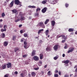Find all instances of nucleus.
Returning <instances> with one entry per match:
<instances>
[{
    "label": "nucleus",
    "instance_id": "de8ad7c7",
    "mask_svg": "<svg viewBox=\"0 0 77 77\" xmlns=\"http://www.w3.org/2000/svg\"><path fill=\"white\" fill-rule=\"evenodd\" d=\"M69 6V5L68 4H66V5H65V6H66V8L68 7V6Z\"/></svg>",
    "mask_w": 77,
    "mask_h": 77
},
{
    "label": "nucleus",
    "instance_id": "c756f323",
    "mask_svg": "<svg viewBox=\"0 0 77 77\" xmlns=\"http://www.w3.org/2000/svg\"><path fill=\"white\" fill-rule=\"evenodd\" d=\"M5 37V33H3L2 38H4Z\"/></svg>",
    "mask_w": 77,
    "mask_h": 77
},
{
    "label": "nucleus",
    "instance_id": "6e6d98bb",
    "mask_svg": "<svg viewBox=\"0 0 77 77\" xmlns=\"http://www.w3.org/2000/svg\"><path fill=\"white\" fill-rule=\"evenodd\" d=\"M3 27V25L0 24V28H1V27Z\"/></svg>",
    "mask_w": 77,
    "mask_h": 77
},
{
    "label": "nucleus",
    "instance_id": "6e6552de",
    "mask_svg": "<svg viewBox=\"0 0 77 77\" xmlns=\"http://www.w3.org/2000/svg\"><path fill=\"white\" fill-rule=\"evenodd\" d=\"M14 2L15 4L17 5H18L20 4V1L18 0H15Z\"/></svg>",
    "mask_w": 77,
    "mask_h": 77
},
{
    "label": "nucleus",
    "instance_id": "0e129e2a",
    "mask_svg": "<svg viewBox=\"0 0 77 77\" xmlns=\"http://www.w3.org/2000/svg\"><path fill=\"white\" fill-rule=\"evenodd\" d=\"M20 33H23V30H21L20 31Z\"/></svg>",
    "mask_w": 77,
    "mask_h": 77
},
{
    "label": "nucleus",
    "instance_id": "37998d69",
    "mask_svg": "<svg viewBox=\"0 0 77 77\" xmlns=\"http://www.w3.org/2000/svg\"><path fill=\"white\" fill-rule=\"evenodd\" d=\"M47 3L46 2L44 1H43L42 2V3L43 4H45V3Z\"/></svg>",
    "mask_w": 77,
    "mask_h": 77
},
{
    "label": "nucleus",
    "instance_id": "69168bd1",
    "mask_svg": "<svg viewBox=\"0 0 77 77\" xmlns=\"http://www.w3.org/2000/svg\"><path fill=\"white\" fill-rule=\"evenodd\" d=\"M22 26V25L20 24L19 25V27H21Z\"/></svg>",
    "mask_w": 77,
    "mask_h": 77
},
{
    "label": "nucleus",
    "instance_id": "f3484780",
    "mask_svg": "<svg viewBox=\"0 0 77 77\" xmlns=\"http://www.w3.org/2000/svg\"><path fill=\"white\" fill-rule=\"evenodd\" d=\"M48 32H49V30H48L47 29L45 33L46 36L48 35Z\"/></svg>",
    "mask_w": 77,
    "mask_h": 77
},
{
    "label": "nucleus",
    "instance_id": "864d4df0",
    "mask_svg": "<svg viewBox=\"0 0 77 77\" xmlns=\"http://www.w3.org/2000/svg\"><path fill=\"white\" fill-rule=\"evenodd\" d=\"M39 63H40V64H42V62L41 61H39Z\"/></svg>",
    "mask_w": 77,
    "mask_h": 77
},
{
    "label": "nucleus",
    "instance_id": "4c0bfd02",
    "mask_svg": "<svg viewBox=\"0 0 77 77\" xmlns=\"http://www.w3.org/2000/svg\"><path fill=\"white\" fill-rule=\"evenodd\" d=\"M54 77H58V75L57 74H55L54 75Z\"/></svg>",
    "mask_w": 77,
    "mask_h": 77
},
{
    "label": "nucleus",
    "instance_id": "4468645a",
    "mask_svg": "<svg viewBox=\"0 0 77 77\" xmlns=\"http://www.w3.org/2000/svg\"><path fill=\"white\" fill-rule=\"evenodd\" d=\"M8 43L7 42H4V46L5 47H6L8 45Z\"/></svg>",
    "mask_w": 77,
    "mask_h": 77
},
{
    "label": "nucleus",
    "instance_id": "2eb2a0df",
    "mask_svg": "<svg viewBox=\"0 0 77 77\" xmlns=\"http://www.w3.org/2000/svg\"><path fill=\"white\" fill-rule=\"evenodd\" d=\"M31 75L32 76V77H35V75H36V74L35 72H32L31 73Z\"/></svg>",
    "mask_w": 77,
    "mask_h": 77
},
{
    "label": "nucleus",
    "instance_id": "20e7f679",
    "mask_svg": "<svg viewBox=\"0 0 77 77\" xmlns=\"http://www.w3.org/2000/svg\"><path fill=\"white\" fill-rule=\"evenodd\" d=\"M13 14H16V15H18V11L16 9H14L12 10Z\"/></svg>",
    "mask_w": 77,
    "mask_h": 77
},
{
    "label": "nucleus",
    "instance_id": "0eeeda50",
    "mask_svg": "<svg viewBox=\"0 0 77 77\" xmlns=\"http://www.w3.org/2000/svg\"><path fill=\"white\" fill-rule=\"evenodd\" d=\"M14 1H12V2L9 5V6L10 8H12V7L13 6V5H14Z\"/></svg>",
    "mask_w": 77,
    "mask_h": 77
},
{
    "label": "nucleus",
    "instance_id": "dca6fc26",
    "mask_svg": "<svg viewBox=\"0 0 77 77\" xmlns=\"http://www.w3.org/2000/svg\"><path fill=\"white\" fill-rule=\"evenodd\" d=\"M61 36H62L63 38L64 39H67V38H66V37L64 35H61L60 36L58 37V38H60V37H61Z\"/></svg>",
    "mask_w": 77,
    "mask_h": 77
},
{
    "label": "nucleus",
    "instance_id": "052dcab7",
    "mask_svg": "<svg viewBox=\"0 0 77 77\" xmlns=\"http://www.w3.org/2000/svg\"><path fill=\"white\" fill-rule=\"evenodd\" d=\"M59 75H61V72H60V71H59Z\"/></svg>",
    "mask_w": 77,
    "mask_h": 77
},
{
    "label": "nucleus",
    "instance_id": "f704fd0d",
    "mask_svg": "<svg viewBox=\"0 0 77 77\" xmlns=\"http://www.w3.org/2000/svg\"><path fill=\"white\" fill-rule=\"evenodd\" d=\"M58 58V57H54V60H57V59Z\"/></svg>",
    "mask_w": 77,
    "mask_h": 77
},
{
    "label": "nucleus",
    "instance_id": "1a4fd4ad",
    "mask_svg": "<svg viewBox=\"0 0 77 77\" xmlns=\"http://www.w3.org/2000/svg\"><path fill=\"white\" fill-rule=\"evenodd\" d=\"M7 68H10V67H11L12 66L11 65V63H8L7 64Z\"/></svg>",
    "mask_w": 77,
    "mask_h": 77
},
{
    "label": "nucleus",
    "instance_id": "49530a36",
    "mask_svg": "<svg viewBox=\"0 0 77 77\" xmlns=\"http://www.w3.org/2000/svg\"><path fill=\"white\" fill-rule=\"evenodd\" d=\"M34 69L35 70H38V69H39V68L38 67L36 68H34Z\"/></svg>",
    "mask_w": 77,
    "mask_h": 77
},
{
    "label": "nucleus",
    "instance_id": "bb28decb",
    "mask_svg": "<svg viewBox=\"0 0 77 77\" xmlns=\"http://www.w3.org/2000/svg\"><path fill=\"white\" fill-rule=\"evenodd\" d=\"M69 32H73V29H72L70 28L69 29Z\"/></svg>",
    "mask_w": 77,
    "mask_h": 77
},
{
    "label": "nucleus",
    "instance_id": "e2e57ef3",
    "mask_svg": "<svg viewBox=\"0 0 77 77\" xmlns=\"http://www.w3.org/2000/svg\"><path fill=\"white\" fill-rule=\"evenodd\" d=\"M65 42V40H62V42H63V43Z\"/></svg>",
    "mask_w": 77,
    "mask_h": 77
},
{
    "label": "nucleus",
    "instance_id": "39448f33",
    "mask_svg": "<svg viewBox=\"0 0 77 77\" xmlns=\"http://www.w3.org/2000/svg\"><path fill=\"white\" fill-rule=\"evenodd\" d=\"M47 7H45L43 9L42 11V13H45L47 11Z\"/></svg>",
    "mask_w": 77,
    "mask_h": 77
},
{
    "label": "nucleus",
    "instance_id": "c85d7f7f",
    "mask_svg": "<svg viewBox=\"0 0 77 77\" xmlns=\"http://www.w3.org/2000/svg\"><path fill=\"white\" fill-rule=\"evenodd\" d=\"M41 11V9H40V8H38L36 9V12H38V11Z\"/></svg>",
    "mask_w": 77,
    "mask_h": 77
},
{
    "label": "nucleus",
    "instance_id": "423d86ee",
    "mask_svg": "<svg viewBox=\"0 0 77 77\" xmlns=\"http://www.w3.org/2000/svg\"><path fill=\"white\" fill-rule=\"evenodd\" d=\"M69 50L68 51V53H71V52H72L73 51H74V48H69Z\"/></svg>",
    "mask_w": 77,
    "mask_h": 77
},
{
    "label": "nucleus",
    "instance_id": "393cba45",
    "mask_svg": "<svg viewBox=\"0 0 77 77\" xmlns=\"http://www.w3.org/2000/svg\"><path fill=\"white\" fill-rule=\"evenodd\" d=\"M49 21V20L47 19L45 22V24H47V23Z\"/></svg>",
    "mask_w": 77,
    "mask_h": 77
},
{
    "label": "nucleus",
    "instance_id": "9b49d317",
    "mask_svg": "<svg viewBox=\"0 0 77 77\" xmlns=\"http://www.w3.org/2000/svg\"><path fill=\"white\" fill-rule=\"evenodd\" d=\"M20 20H21V21H24V20H25V17H23V16H21L20 17Z\"/></svg>",
    "mask_w": 77,
    "mask_h": 77
},
{
    "label": "nucleus",
    "instance_id": "f03ea898",
    "mask_svg": "<svg viewBox=\"0 0 77 77\" xmlns=\"http://www.w3.org/2000/svg\"><path fill=\"white\" fill-rule=\"evenodd\" d=\"M25 73H22L20 74V76L22 77H24V76L25 75H27V72H26V71H25Z\"/></svg>",
    "mask_w": 77,
    "mask_h": 77
},
{
    "label": "nucleus",
    "instance_id": "7ed1b4c3",
    "mask_svg": "<svg viewBox=\"0 0 77 77\" xmlns=\"http://www.w3.org/2000/svg\"><path fill=\"white\" fill-rule=\"evenodd\" d=\"M33 60L35 61H38L39 60V57L36 56H35L33 57Z\"/></svg>",
    "mask_w": 77,
    "mask_h": 77
},
{
    "label": "nucleus",
    "instance_id": "5701e85b",
    "mask_svg": "<svg viewBox=\"0 0 77 77\" xmlns=\"http://www.w3.org/2000/svg\"><path fill=\"white\" fill-rule=\"evenodd\" d=\"M44 24V23H43L42 22H40V23H39L38 24V25L39 26H40L41 27V26L43 25V24Z\"/></svg>",
    "mask_w": 77,
    "mask_h": 77
},
{
    "label": "nucleus",
    "instance_id": "bf43d9fd",
    "mask_svg": "<svg viewBox=\"0 0 77 77\" xmlns=\"http://www.w3.org/2000/svg\"><path fill=\"white\" fill-rule=\"evenodd\" d=\"M47 65H45V66L44 67L45 68H47Z\"/></svg>",
    "mask_w": 77,
    "mask_h": 77
},
{
    "label": "nucleus",
    "instance_id": "774afa93",
    "mask_svg": "<svg viewBox=\"0 0 77 77\" xmlns=\"http://www.w3.org/2000/svg\"><path fill=\"white\" fill-rule=\"evenodd\" d=\"M74 77H77V75H76V73L75 74Z\"/></svg>",
    "mask_w": 77,
    "mask_h": 77
},
{
    "label": "nucleus",
    "instance_id": "58836bf2",
    "mask_svg": "<svg viewBox=\"0 0 77 77\" xmlns=\"http://www.w3.org/2000/svg\"><path fill=\"white\" fill-rule=\"evenodd\" d=\"M4 29H6L7 28V25H5L4 26Z\"/></svg>",
    "mask_w": 77,
    "mask_h": 77
},
{
    "label": "nucleus",
    "instance_id": "6ab92c4d",
    "mask_svg": "<svg viewBox=\"0 0 77 77\" xmlns=\"http://www.w3.org/2000/svg\"><path fill=\"white\" fill-rule=\"evenodd\" d=\"M42 31H44V29H42L39 30L38 32V34H40Z\"/></svg>",
    "mask_w": 77,
    "mask_h": 77
},
{
    "label": "nucleus",
    "instance_id": "5fc2aeb1",
    "mask_svg": "<svg viewBox=\"0 0 77 77\" xmlns=\"http://www.w3.org/2000/svg\"><path fill=\"white\" fill-rule=\"evenodd\" d=\"M28 7L29 8H32V6L29 5L28 6Z\"/></svg>",
    "mask_w": 77,
    "mask_h": 77
},
{
    "label": "nucleus",
    "instance_id": "ddd939ff",
    "mask_svg": "<svg viewBox=\"0 0 77 77\" xmlns=\"http://www.w3.org/2000/svg\"><path fill=\"white\" fill-rule=\"evenodd\" d=\"M40 59H43V55L42 54H40L39 55Z\"/></svg>",
    "mask_w": 77,
    "mask_h": 77
},
{
    "label": "nucleus",
    "instance_id": "603ef678",
    "mask_svg": "<svg viewBox=\"0 0 77 77\" xmlns=\"http://www.w3.org/2000/svg\"><path fill=\"white\" fill-rule=\"evenodd\" d=\"M14 74H18V72L16 71L14 72Z\"/></svg>",
    "mask_w": 77,
    "mask_h": 77
},
{
    "label": "nucleus",
    "instance_id": "338daca9",
    "mask_svg": "<svg viewBox=\"0 0 77 77\" xmlns=\"http://www.w3.org/2000/svg\"><path fill=\"white\" fill-rule=\"evenodd\" d=\"M77 68V66H75L74 67V68Z\"/></svg>",
    "mask_w": 77,
    "mask_h": 77
},
{
    "label": "nucleus",
    "instance_id": "e433bc0d",
    "mask_svg": "<svg viewBox=\"0 0 77 77\" xmlns=\"http://www.w3.org/2000/svg\"><path fill=\"white\" fill-rule=\"evenodd\" d=\"M24 48H25L26 49H27V48H27V45H24Z\"/></svg>",
    "mask_w": 77,
    "mask_h": 77
},
{
    "label": "nucleus",
    "instance_id": "4be33fe9",
    "mask_svg": "<svg viewBox=\"0 0 77 77\" xmlns=\"http://www.w3.org/2000/svg\"><path fill=\"white\" fill-rule=\"evenodd\" d=\"M18 50H19V48H14V52H17Z\"/></svg>",
    "mask_w": 77,
    "mask_h": 77
},
{
    "label": "nucleus",
    "instance_id": "cd10ccee",
    "mask_svg": "<svg viewBox=\"0 0 77 77\" xmlns=\"http://www.w3.org/2000/svg\"><path fill=\"white\" fill-rule=\"evenodd\" d=\"M2 67L3 69H5V68H6V65H2Z\"/></svg>",
    "mask_w": 77,
    "mask_h": 77
},
{
    "label": "nucleus",
    "instance_id": "13d9d810",
    "mask_svg": "<svg viewBox=\"0 0 77 77\" xmlns=\"http://www.w3.org/2000/svg\"><path fill=\"white\" fill-rule=\"evenodd\" d=\"M43 42L42 41H41V40H40L39 41V43H41V44H42V43Z\"/></svg>",
    "mask_w": 77,
    "mask_h": 77
},
{
    "label": "nucleus",
    "instance_id": "ea45409f",
    "mask_svg": "<svg viewBox=\"0 0 77 77\" xmlns=\"http://www.w3.org/2000/svg\"><path fill=\"white\" fill-rule=\"evenodd\" d=\"M24 37H27V34H24Z\"/></svg>",
    "mask_w": 77,
    "mask_h": 77
},
{
    "label": "nucleus",
    "instance_id": "79ce46f5",
    "mask_svg": "<svg viewBox=\"0 0 77 77\" xmlns=\"http://www.w3.org/2000/svg\"><path fill=\"white\" fill-rule=\"evenodd\" d=\"M9 77V74H6L5 75V77Z\"/></svg>",
    "mask_w": 77,
    "mask_h": 77
},
{
    "label": "nucleus",
    "instance_id": "c9c22d12",
    "mask_svg": "<svg viewBox=\"0 0 77 77\" xmlns=\"http://www.w3.org/2000/svg\"><path fill=\"white\" fill-rule=\"evenodd\" d=\"M15 39H16V37L15 36H13L12 40H13V41H14V40H15Z\"/></svg>",
    "mask_w": 77,
    "mask_h": 77
},
{
    "label": "nucleus",
    "instance_id": "4d7b16f0",
    "mask_svg": "<svg viewBox=\"0 0 77 77\" xmlns=\"http://www.w3.org/2000/svg\"><path fill=\"white\" fill-rule=\"evenodd\" d=\"M22 6V5L21 4H19V7H21Z\"/></svg>",
    "mask_w": 77,
    "mask_h": 77
},
{
    "label": "nucleus",
    "instance_id": "f257e3e1",
    "mask_svg": "<svg viewBox=\"0 0 77 77\" xmlns=\"http://www.w3.org/2000/svg\"><path fill=\"white\" fill-rule=\"evenodd\" d=\"M59 46V45H54L53 47L54 50L55 51H57L58 49V47Z\"/></svg>",
    "mask_w": 77,
    "mask_h": 77
},
{
    "label": "nucleus",
    "instance_id": "7c9ffc66",
    "mask_svg": "<svg viewBox=\"0 0 77 77\" xmlns=\"http://www.w3.org/2000/svg\"><path fill=\"white\" fill-rule=\"evenodd\" d=\"M6 31V29H2L1 30V31L2 32H4V31Z\"/></svg>",
    "mask_w": 77,
    "mask_h": 77
},
{
    "label": "nucleus",
    "instance_id": "b1692460",
    "mask_svg": "<svg viewBox=\"0 0 77 77\" xmlns=\"http://www.w3.org/2000/svg\"><path fill=\"white\" fill-rule=\"evenodd\" d=\"M35 17H38L39 16V13H38V12H36V13L35 14Z\"/></svg>",
    "mask_w": 77,
    "mask_h": 77
},
{
    "label": "nucleus",
    "instance_id": "a19ab883",
    "mask_svg": "<svg viewBox=\"0 0 77 77\" xmlns=\"http://www.w3.org/2000/svg\"><path fill=\"white\" fill-rule=\"evenodd\" d=\"M24 45H27V42H26L24 41Z\"/></svg>",
    "mask_w": 77,
    "mask_h": 77
},
{
    "label": "nucleus",
    "instance_id": "412c9836",
    "mask_svg": "<svg viewBox=\"0 0 77 77\" xmlns=\"http://www.w3.org/2000/svg\"><path fill=\"white\" fill-rule=\"evenodd\" d=\"M51 74H52V73H51V71H49L47 73V75H51Z\"/></svg>",
    "mask_w": 77,
    "mask_h": 77
},
{
    "label": "nucleus",
    "instance_id": "2f4dec72",
    "mask_svg": "<svg viewBox=\"0 0 77 77\" xmlns=\"http://www.w3.org/2000/svg\"><path fill=\"white\" fill-rule=\"evenodd\" d=\"M20 19H18L17 20H15V22H16V23H17L18 22V21H20Z\"/></svg>",
    "mask_w": 77,
    "mask_h": 77
},
{
    "label": "nucleus",
    "instance_id": "680f3d73",
    "mask_svg": "<svg viewBox=\"0 0 77 77\" xmlns=\"http://www.w3.org/2000/svg\"><path fill=\"white\" fill-rule=\"evenodd\" d=\"M63 57H64L65 56V54H63L62 55Z\"/></svg>",
    "mask_w": 77,
    "mask_h": 77
},
{
    "label": "nucleus",
    "instance_id": "09e8293b",
    "mask_svg": "<svg viewBox=\"0 0 77 77\" xmlns=\"http://www.w3.org/2000/svg\"><path fill=\"white\" fill-rule=\"evenodd\" d=\"M67 47H68V46L67 45H66L64 47V48L65 49H66V48H67Z\"/></svg>",
    "mask_w": 77,
    "mask_h": 77
},
{
    "label": "nucleus",
    "instance_id": "72a5a7b5",
    "mask_svg": "<svg viewBox=\"0 0 77 77\" xmlns=\"http://www.w3.org/2000/svg\"><path fill=\"white\" fill-rule=\"evenodd\" d=\"M19 15H20V16H22L23 15V13H22V12H20L19 13Z\"/></svg>",
    "mask_w": 77,
    "mask_h": 77
},
{
    "label": "nucleus",
    "instance_id": "a211bd4d",
    "mask_svg": "<svg viewBox=\"0 0 77 77\" xmlns=\"http://www.w3.org/2000/svg\"><path fill=\"white\" fill-rule=\"evenodd\" d=\"M69 60H66L63 62V63L66 64H68L69 63Z\"/></svg>",
    "mask_w": 77,
    "mask_h": 77
},
{
    "label": "nucleus",
    "instance_id": "f8f14e48",
    "mask_svg": "<svg viewBox=\"0 0 77 77\" xmlns=\"http://www.w3.org/2000/svg\"><path fill=\"white\" fill-rule=\"evenodd\" d=\"M51 24L52 26H54L55 24V21H52L51 22Z\"/></svg>",
    "mask_w": 77,
    "mask_h": 77
},
{
    "label": "nucleus",
    "instance_id": "a18cd8bd",
    "mask_svg": "<svg viewBox=\"0 0 77 77\" xmlns=\"http://www.w3.org/2000/svg\"><path fill=\"white\" fill-rule=\"evenodd\" d=\"M41 27H42V28H45V26H44V24H43Z\"/></svg>",
    "mask_w": 77,
    "mask_h": 77
},
{
    "label": "nucleus",
    "instance_id": "aec40b11",
    "mask_svg": "<svg viewBox=\"0 0 77 77\" xmlns=\"http://www.w3.org/2000/svg\"><path fill=\"white\" fill-rule=\"evenodd\" d=\"M46 51H51V48L50 47H48L46 48Z\"/></svg>",
    "mask_w": 77,
    "mask_h": 77
},
{
    "label": "nucleus",
    "instance_id": "3c124183",
    "mask_svg": "<svg viewBox=\"0 0 77 77\" xmlns=\"http://www.w3.org/2000/svg\"><path fill=\"white\" fill-rule=\"evenodd\" d=\"M36 8V7L34 6H32V8Z\"/></svg>",
    "mask_w": 77,
    "mask_h": 77
},
{
    "label": "nucleus",
    "instance_id": "c03bdc74",
    "mask_svg": "<svg viewBox=\"0 0 77 77\" xmlns=\"http://www.w3.org/2000/svg\"><path fill=\"white\" fill-rule=\"evenodd\" d=\"M64 77H69V75L67 74H66L64 75Z\"/></svg>",
    "mask_w": 77,
    "mask_h": 77
},
{
    "label": "nucleus",
    "instance_id": "9d476101",
    "mask_svg": "<svg viewBox=\"0 0 77 77\" xmlns=\"http://www.w3.org/2000/svg\"><path fill=\"white\" fill-rule=\"evenodd\" d=\"M35 52H36V51L33 50L32 52V54L31 56H33L35 54Z\"/></svg>",
    "mask_w": 77,
    "mask_h": 77
},
{
    "label": "nucleus",
    "instance_id": "473e14b6",
    "mask_svg": "<svg viewBox=\"0 0 77 77\" xmlns=\"http://www.w3.org/2000/svg\"><path fill=\"white\" fill-rule=\"evenodd\" d=\"M2 17H5V13H3L2 14Z\"/></svg>",
    "mask_w": 77,
    "mask_h": 77
},
{
    "label": "nucleus",
    "instance_id": "8fccbe9b",
    "mask_svg": "<svg viewBox=\"0 0 77 77\" xmlns=\"http://www.w3.org/2000/svg\"><path fill=\"white\" fill-rule=\"evenodd\" d=\"M27 56V55L26 54V55H24L23 56V57H26Z\"/></svg>",
    "mask_w": 77,
    "mask_h": 77
},
{
    "label": "nucleus",
    "instance_id": "a878e982",
    "mask_svg": "<svg viewBox=\"0 0 77 77\" xmlns=\"http://www.w3.org/2000/svg\"><path fill=\"white\" fill-rule=\"evenodd\" d=\"M52 2L53 4H55V3H57V1L56 0H55L54 1H52Z\"/></svg>",
    "mask_w": 77,
    "mask_h": 77
}]
</instances>
